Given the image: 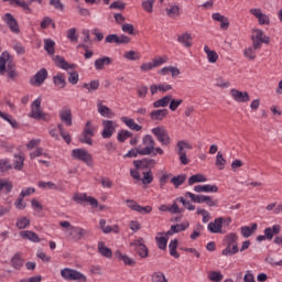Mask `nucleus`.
Listing matches in <instances>:
<instances>
[{
	"label": "nucleus",
	"mask_w": 282,
	"mask_h": 282,
	"mask_svg": "<svg viewBox=\"0 0 282 282\" xmlns=\"http://www.w3.org/2000/svg\"><path fill=\"white\" fill-rule=\"evenodd\" d=\"M0 76H7L11 82L18 78L15 64L8 52H3L0 56Z\"/></svg>",
	"instance_id": "1"
},
{
	"label": "nucleus",
	"mask_w": 282,
	"mask_h": 282,
	"mask_svg": "<svg viewBox=\"0 0 282 282\" xmlns=\"http://www.w3.org/2000/svg\"><path fill=\"white\" fill-rule=\"evenodd\" d=\"M56 67H58L59 69H65V72H68V83L72 85H77L78 80H79V75L76 70L74 72H69V69H75L76 65L75 64H69L68 62H66L64 59V57L56 55L53 58Z\"/></svg>",
	"instance_id": "2"
},
{
	"label": "nucleus",
	"mask_w": 282,
	"mask_h": 282,
	"mask_svg": "<svg viewBox=\"0 0 282 282\" xmlns=\"http://www.w3.org/2000/svg\"><path fill=\"white\" fill-rule=\"evenodd\" d=\"M224 243L226 248L221 251L224 257H232L239 252L238 236L235 232H230L225 236Z\"/></svg>",
	"instance_id": "3"
},
{
	"label": "nucleus",
	"mask_w": 282,
	"mask_h": 282,
	"mask_svg": "<svg viewBox=\"0 0 282 282\" xmlns=\"http://www.w3.org/2000/svg\"><path fill=\"white\" fill-rule=\"evenodd\" d=\"M59 226L66 229L68 238L75 241L82 240L87 235L86 229L78 226H72L67 220L59 221Z\"/></svg>",
	"instance_id": "4"
},
{
	"label": "nucleus",
	"mask_w": 282,
	"mask_h": 282,
	"mask_svg": "<svg viewBox=\"0 0 282 282\" xmlns=\"http://www.w3.org/2000/svg\"><path fill=\"white\" fill-rule=\"evenodd\" d=\"M252 43H253V47L249 46L245 50V56L249 61H254V58H257L256 50H260L262 47L263 43L265 45H268L270 43V37L269 36H253Z\"/></svg>",
	"instance_id": "5"
},
{
	"label": "nucleus",
	"mask_w": 282,
	"mask_h": 282,
	"mask_svg": "<svg viewBox=\"0 0 282 282\" xmlns=\"http://www.w3.org/2000/svg\"><path fill=\"white\" fill-rule=\"evenodd\" d=\"M185 197L192 199L195 204H206L208 207H217L218 205V200L213 199V197L208 195H196L192 192H186Z\"/></svg>",
	"instance_id": "6"
},
{
	"label": "nucleus",
	"mask_w": 282,
	"mask_h": 282,
	"mask_svg": "<svg viewBox=\"0 0 282 282\" xmlns=\"http://www.w3.org/2000/svg\"><path fill=\"white\" fill-rule=\"evenodd\" d=\"M61 275L65 281H82V282L87 281V276L84 273L72 268L62 269Z\"/></svg>",
	"instance_id": "7"
},
{
	"label": "nucleus",
	"mask_w": 282,
	"mask_h": 282,
	"mask_svg": "<svg viewBox=\"0 0 282 282\" xmlns=\"http://www.w3.org/2000/svg\"><path fill=\"white\" fill-rule=\"evenodd\" d=\"M41 104H42V98L39 97L36 98L32 105H31V112L29 115V117L31 119L34 120H43V121H47V113H45L42 108H41Z\"/></svg>",
	"instance_id": "8"
},
{
	"label": "nucleus",
	"mask_w": 282,
	"mask_h": 282,
	"mask_svg": "<svg viewBox=\"0 0 282 282\" xmlns=\"http://www.w3.org/2000/svg\"><path fill=\"white\" fill-rule=\"evenodd\" d=\"M153 135L162 144V147H169L171 144V138L165 127L159 126L152 129Z\"/></svg>",
	"instance_id": "9"
},
{
	"label": "nucleus",
	"mask_w": 282,
	"mask_h": 282,
	"mask_svg": "<svg viewBox=\"0 0 282 282\" xmlns=\"http://www.w3.org/2000/svg\"><path fill=\"white\" fill-rule=\"evenodd\" d=\"M142 144L144 148L141 147L140 155L148 156L151 155L155 148V141L152 135L145 134L142 139Z\"/></svg>",
	"instance_id": "10"
},
{
	"label": "nucleus",
	"mask_w": 282,
	"mask_h": 282,
	"mask_svg": "<svg viewBox=\"0 0 282 282\" xmlns=\"http://www.w3.org/2000/svg\"><path fill=\"white\" fill-rule=\"evenodd\" d=\"M48 132L50 135L56 141L59 140V134L67 144H69L72 141L69 133L64 131L62 123H59L58 127H50Z\"/></svg>",
	"instance_id": "11"
},
{
	"label": "nucleus",
	"mask_w": 282,
	"mask_h": 282,
	"mask_svg": "<svg viewBox=\"0 0 282 282\" xmlns=\"http://www.w3.org/2000/svg\"><path fill=\"white\" fill-rule=\"evenodd\" d=\"M186 150H192V145L189 143H187L186 141H178L177 142V154L180 156V161L182 165H188L189 164V160L187 159L186 154Z\"/></svg>",
	"instance_id": "12"
},
{
	"label": "nucleus",
	"mask_w": 282,
	"mask_h": 282,
	"mask_svg": "<svg viewBox=\"0 0 282 282\" xmlns=\"http://www.w3.org/2000/svg\"><path fill=\"white\" fill-rule=\"evenodd\" d=\"M73 200L79 205H82L84 203H88L93 208L98 207V200L96 198H94L93 196H87L86 193L75 194L73 197Z\"/></svg>",
	"instance_id": "13"
},
{
	"label": "nucleus",
	"mask_w": 282,
	"mask_h": 282,
	"mask_svg": "<svg viewBox=\"0 0 282 282\" xmlns=\"http://www.w3.org/2000/svg\"><path fill=\"white\" fill-rule=\"evenodd\" d=\"M230 97L234 101L238 104H247L250 101V95L248 91H241L237 88L230 89Z\"/></svg>",
	"instance_id": "14"
},
{
	"label": "nucleus",
	"mask_w": 282,
	"mask_h": 282,
	"mask_svg": "<svg viewBox=\"0 0 282 282\" xmlns=\"http://www.w3.org/2000/svg\"><path fill=\"white\" fill-rule=\"evenodd\" d=\"M131 247H134L135 252L139 254L140 258L145 259L149 256V249L144 245L143 238L135 239L131 242Z\"/></svg>",
	"instance_id": "15"
},
{
	"label": "nucleus",
	"mask_w": 282,
	"mask_h": 282,
	"mask_svg": "<svg viewBox=\"0 0 282 282\" xmlns=\"http://www.w3.org/2000/svg\"><path fill=\"white\" fill-rule=\"evenodd\" d=\"M102 127H104V130L101 132V137H102V139L107 140V139H110L112 137V134L115 133L116 128H117V122L112 121V120H104Z\"/></svg>",
	"instance_id": "16"
},
{
	"label": "nucleus",
	"mask_w": 282,
	"mask_h": 282,
	"mask_svg": "<svg viewBox=\"0 0 282 282\" xmlns=\"http://www.w3.org/2000/svg\"><path fill=\"white\" fill-rule=\"evenodd\" d=\"M72 156L75 160L82 161L87 165H90L91 163V155L85 150V149H74L72 151Z\"/></svg>",
	"instance_id": "17"
},
{
	"label": "nucleus",
	"mask_w": 282,
	"mask_h": 282,
	"mask_svg": "<svg viewBox=\"0 0 282 282\" xmlns=\"http://www.w3.org/2000/svg\"><path fill=\"white\" fill-rule=\"evenodd\" d=\"M47 78V70L45 68L40 69L33 78H31L30 84L35 87H40L44 84Z\"/></svg>",
	"instance_id": "18"
},
{
	"label": "nucleus",
	"mask_w": 282,
	"mask_h": 282,
	"mask_svg": "<svg viewBox=\"0 0 282 282\" xmlns=\"http://www.w3.org/2000/svg\"><path fill=\"white\" fill-rule=\"evenodd\" d=\"M224 221L225 219L223 217H218L214 221H210L207 227L208 231L212 234H221Z\"/></svg>",
	"instance_id": "19"
},
{
	"label": "nucleus",
	"mask_w": 282,
	"mask_h": 282,
	"mask_svg": "<svg viewBox=\"0 0 282 282\" xmlns=\"http://www.w3.org/2000/svg\"><path fill=\"white\" fill-rule=\"evenodd\" d=\"M250 13L258 19L260 25H270L269 15L262 13L261 9H251Z\"/></svg>",
	"instance_id": "20"
},
{
	"label": "nucleus",
	"mask_w": 282,
	"mask_h": 282,
	"mask_svg": "<svg viewBox=\"0 0 282 282\" xmlns=\"http://www.w3.org/2000/svg\"><path fill=\"white\" fill-rule=\"evenodd\" d=\"M281 230V225L274 224L273 226L264 229V235H267L268 240L271 241L274 239L275 236L280 235Z\"/></svg>",
	"instance_id": "21"
},
{
	"label": "nucleus",
	"mask_w": 282,
	"mask_h": 282,
	"mask_svg": "<svg viewBox=\"0 0 282 282\" xmlns=\"http://www.w3.org/2000/svg\"><path fill=\"white\" fill-rule=\"evenodd\" d=\"M4 23H7L8 28L13 32V34H18L19 26L14 18L10 13H6L3 17Z\"/></svg>",
	"instance_id": "22"
},
{
	"label": "nucleus",
	"mask_w": 282,
	"mask_h": 282,
	"mask_svg": "<svg viewBox=\"0 0 282 282\" xmlns=\"http://www.w3.org/2000/svg\"><path fill=\"white\" fill-rule=\"evenodd\" d=\"M20 237L22 239L29 240V241L34 242V243L40 242L39 235L36 232L32 231V230H22V231H20Z\"/></svg>",
	"instance_id": "23"
},
{
	"label": "nucleus",
	"mask_w": 282,
	"mask_h": 282,
	"mask_svg": "<svg viewBox=\"0 0 282 282\" xmlns=\"http://www.w3.org/2000/svg\"><path fill=\"white\" fill-rule=\"evenodd\" d=\"M195 193H218V187L217 185H212V184H205V185H196L194 187Z\"/></svg>",
	"instance_id": "24"
},
{
	"label": "nucleus",
	"mask_w": 282,
	"mask_h": 282,
	"mask_svg": "<svg viewBox=\"0 0 282 282\" xmlns=\"http://www.w3.org/2000/svg\"><path fill=\"white\" fill-rule=\"evenodd\" d=\"M155 164H156V162L153 159L137 160L133 162V165L138 170L148 169L150 166H154Z\"/></svg>",
	"instance_id": "25"
},
{
	"label": "nucleus",
	"mask_w": 282,
	"mask_h": 282,
	"mask_svg": "<svg viewBox=\"0 0 282 282\" xmlns=\"http://www.w3.org/2000/svg\"><path fill=\"white\" fill-rule=\"evenodd\" d=\"M106 43H115L116 45H126L130 43L129 36H107L105 40Z\"/></svg>",
	"instance_id": "26"
},
{
	"label": "nucleus",
	"mask_w": 282,
	"mask_h": 282,
	"mask_svg": "<svg viewBox=\"0 0 282 282\" xmlns=\"http://www.w3.org/2000/svg\"><path fill=\"white\" fill-rule=\"evenodd\" d=\"M167 113H169L167 109H158V110H153L150 113V117L152 121H163L164 118H166Z\"/></svg>",
	"instance_id": "27"
},
{
	"label": "nucleus",
	"mask_w": 282,
	"mask_h": 282,
	"mask_svg": "<svg viewBox=\"0 0 282 282\" xmlns=\"http://www.w3.org/2000/svg\"><path fill=\"white\" fill-rule=\"evenodd\" d=\"M99 228L106 235L111 234V232L118 234V231H119V228H118L117 225H115V226H109V225L106 226V220L105 219H100L99 220Z\"/></svg>",
	"instance_id": "28"
},
{
	"label": "nucleus",
	"mask_w": 282,
	"mask_h": 282,
	"mask_svg": "<svg viewBox=\"0 0 282 282\" xmlns=\"http://www.w3.org/2000/svg\"><path fill=\"white\" fill-rule=\"evenodd\" d=\"M59 118L67 127L72 126V111L68 108H63L59 112Z\"/></svg>",
	"instance_id": "29"
},
{
	"label": "nucleus",
	"mask_w": 282,
	"mask_h": 282,
	"mask_svg": "<svg viewBox=\"0 0 282 282\" xmlns=\"http://www.w3.org/2000/svg\"><path fill=\"white\" fill-rule=\"evenodd\" d=\"M121 121L132 131H141L142 127L138 124L133 119H130L128 117H122Z\"/></svg>",
	"instance_id": "30"
},
{
	"label": "nucleus",
	"mask_w": 282,
	"mask_h": 282,
	"mask_svg": "<svg viewBox=\"0 0 282 282\" xmlns=\"http://www.w3.org/2000/svg\"><path fill=\"white\" fill-rule=\"evenodd\" d=\"M111 63H113L111 57L104 56L95 61V69L101 70L104 69L105 65H111Z\"/></svg>",
	"instance_id": "31"
},
{
	"label": "nucleus",
	"mask_w": 282,
	"mask_h": 282,
	"mask_svg": "<svg viewBox=\"0 0 282 282\" xmlns=\"http://www.w3.org/2000/svg\"><path fill=\"white\" fill-rule=\"evenodd\" d=\"M212 18L214 19V21H218L219 23H221V30H228L229 20L226 17L221 15L220 13H214Z\"/></svg>",
	"instance_id": "32"
},
{
	"label": "nucleus",
	"mask_w": 282,
	"mask_h": 282,
	"mask_svg": "<svg viewBox=\"0 0 282 282\" xmlns=\"http://www.w3.org/2000/svg\"><path fill=\"white\" fill-rule=\"evenodd\" d=\"M98 251L102 257H105L107 259L112 258V250L110 248L106 247L104 241L98 242Z\"/></svg>",
	"instance_id": "33"
},
{
	"label": "nucleus",
	"mask_w": 282,
	"mask_h": 282,
	"mask_svg": "<svg viewBox=\"0 0 282 282\" xmlns=\"http://www.w3.org/2000/svg\"><path fill=\"white\" fill-rule=\"evenodd\" d=\"M258 229V225L256 223H253L250 226H242L241 227V235L243 236V238H250L254 232L256 230Z\"/></svg>",
	"instance_id": "34"
},
{
	"label": "nucleus",
	"mask_w": 282,
	"mask_h": 282,
	"mask_svg": "<svg viewBox=\"0 0 282 282\" xmlns=\"http://www.w3.org/2000/svg\"><path fill=\"white\" fill-rule=\"evenodd\" d=\"M97 109H98V113H100L101 117L104 118L112 117V111L107 106L102 105L101 101L97 102Z\"/></svg>",
	"instance_id": "35"
},
{
	"label": "nucleus",
	"mask_w": 282,
	"mask_h": 282,
	"mask_svg": "<svg viewBox=\"0 0 282 282\" xmlns=\"http://www.w3.org/2000/svg\"><path fill=\"white\" fill-rule=\"evenodd\" d=\"M41 156L47 160L51 159V155L47 152H44L43 148H36L34 151L30 153L31 160H35L36 158H41Z\"/></svg>",
	"instance_id": "36"
},
{
	"label": "nucleus",
	"mask_w": 282,
	"mask_h": 282,
	"mask_svg": "<svg viewBox=\"0 0 282 282\" xmlns=\"http://www.w3.org/2000/svg\"><path fill=\"white\" fill-rule=\"evenodd\" d=\"M24 165V155L23 153H18L14 154V160H13V166L15 171H22Z\"/></svg>",
	"instance_id": "37"
},
{
	"label": "nucleus",
	"mask_w": 282,
	"mask_h": 282,
	"mask_svg": "<svg viewBox=\"0 0 282 282\" xmlns=\"http://www.w3.org/2000/svg\"><path fill=\"white\" fill-rule=\"evenodd\" d=\"M53 83L58 89H64L66 87L65 75L58 73L53 77Z\"/></svg>",
	"instance_id": "38"
},
{
	"label": "nucleus",
	"mask_w": 282,
	"mask_h": 282,
	"mask_svg": "<svg viewBox=\"0 0 282 282\" xmlns=\"http://www.w3.org/2000/svg\"><path fill=\"white\" fill-rule=\"evenodd\" d=\"M172 100V96L171 95H167L156 101L153 102V107L155 109L158 108H166L169 106V104L171 102Z\"/></svg>",
	"instance_id": "39"
},
{
	"label": "nucleus",
	"mask_w": 282,
	"mask_h": 282,
	"mask_svg": "<svg viewBox=\"0 0 282 282\" xmlns=\"http://www.w3.org/2000/svg\"><path fill=\"white\" fill-rule=\"evenodd\" d=\"M206 182H207V177L200 173L194 174L188 178L189 186H193L197 183H206Z\"/></svg>",
	"instance_id": "40"
},
{
	"label": "nucleus",
	"mask_w": 282,
	"mask_h": 282,
	"mask_svg": "<svg viewBox=\"0 0 282 282\" xmlns=\"http://www.w3.org/2000/svg\"><path fill=\"white\" fill-rule=\"evenodd\" d=\"M116 256H117V258H118L120 261L124 262L126 265H129V267L135 265V260L132 259V258H130L129 256L123 254V253L120 252V251H117V252H116Z\"/></svg>",
	"instance_id": "41"
},
{
	"label": "nucleus",
	"mask_w": 282,
	"mask_h": 282,
	"mask_svg": "<svg viewBox=\"0 0 282 282\" xmlns=\"http://www.w3.org/2000/svg\"><path fill=\"white\" fill-rule=\"evenodd\" d=\"M24 260L20 253H15L11 259V265L15 270H20L23 267Z\"/></svg>",
	"instance_id": "42"
},
{
	"label": "nucleus",
	"mask_w": 282,
	"mask_h": 282,
	"mask_svg": "<svg viewBox=\"0 0 282 282\" xmlns=\"http://www.w3.org/2000/svg\"><path fill=\"white\" fill-rule=\"evenodd\" d=\"M204 52L207 54L208 63H217L219 56L216 51H213L209 46L205 45Z\"/></svg>",
	"instance_id": "43"
},
{
	"label": "nucleus",
	"mask_w": 282,
	"mask_h": 282,
	"mask_svg": "<svg viewBox=\"0 0 282 282\" xmlns=\"http://www.w3.org/2000/svg\"><path fill=\"white\" fill-rule=\"evenodd\" d=\"M44 50L50 56H53V54H55V42L51 39L44 40Z\"/></svg>",
	"instance_id": "44"
},
{
	"label": "nucleus",
	"mask_w": 282,
	"mask_h": 282,
	"mask_svg": "<svg viewBox=\"0 0 282 282\" xmlns=\"http://www.w3.org/2000/svg\"><path fill=\"white\" fill-rule=\"evenodd\" d=\"M188 227H189V223L185 221L182 224L172 225L171 231L172 234H178V232L185 231Z\"/></svg>",
	"instance_id": "45"
},
{
	"label": "nucleus",
	"mask_w": 282,
	"mask_h": 282,
	"mask_svg": "<svg viewBox=\"0 0 282 282\" xmlns=\"http://www.w3.org/2000/svg\"><path fill=\"white\" fill-rule=\"evenodd\" d=\"M37 186L41 189H48V191H57L58 189L57 185L55 183H53V182L40 181L37 183Z\"/></svg>",
	"instance_id": "46"
},
{
	"label": "nucleus",
	"mask_w": 282,
	"mask_h": 282,
	"mask_svg": "<svg viewBox=\"0 0 282 282\" xmlns=\"http://www.w3.org/2000/svg\"><path fill=\"white\" fill-rule=\"evenodd\" d=\"M12 183L9 180H0V193L9 194L12 191Z\"/></svg>",
	"instance_id": "47"
},
{
	"label": "nucleus",
	"mask_w": 282,
	"mask_h": 282,
	"mask_svg": "<svg viewBox=\"0 0 282 282\" xmlns=\"http://www.w3.org/2000/svg\"><path fill=\"white\" fill-rule=\"evenodd\" d=\"M208 279L210 282H221L224 280V274L220 271H210L208 273Z\"/></svg>",
	"instance_id": "48"
},
{
	"label": "nucleus",
	"mask_w": 282,
	"mask_h": 282,
	"mask_svg": "<svg viewBox=\"0 0 282 282\" xmlns=\"http://www.w3.org/2000/svg\"><path fill=\"white\" fill-rule=\"evenodd\" d=\"M0 118L7 121L13 129L19 127L17 120L12 119L10 115L3 113V111H0Z\"/></svg>",
	"instance_id": "49"
},
{
	"label": "nucleus",
	"mask_w": 282,
	"mask_h": 282,
	"mask_svg": "<svg viewBox=\"0 0 282 282\" xmlns=\"http://www.w3.org/2000/svg\"><path fill=\"white\" fill-rule=\"evenodd\" d=\"M123 56L127 61H140L141 58V54L135 51H128Z\"/></svg>",
	"instance_id": "50"
},
{
	"label": "nucleus",
	"mask_w": 282,
	"mask_h": 282,
	"mask_svg": "<svg viewBox=\"0 0 282 282\" xmlns=\"http://www.w3.org/2000/svg\"><path fill=\"white\" fill-rule=\"evenodd\" d=\"M83 88L88 90V93L96 91L99 88V82L98 80H91L89 84L85 83L83 85Z\"/></svg>",
	"instance_id": "51"
},
{
	"label": "nucleus",
	"mask_w": 282,
	"mask_h": 282,
	"mask_svg": "<svg viewBox=\"0 0 282 282\" xmlns=\"http://www.w3.org/2000/svg\"><path fill=\"white\" fill-rule=\"evenodd\" d=\"M185 181H186V175L182 174V175L174 176L171 180V183L175 186V188H178L184 184Z\"/></svg>",
	"instance_id": "52"
},
{
	"label": "nucleus",
	"mask_w": 282,
	"mask_h": 282,
	"mask_svg": "<svg viewBox=\"0 0 282 282\" xmlns=\"http://www.w3.org/2000/svg\"><path fill=\"white\" fill-rule=\"evenodd\" d=\"M178 43L183 45V47H192L193 45V37L192 36H178Z\"/></svg>",
	"instance_id": "53"
},
{
	"label": "nucleus",
	"mask_w": 282,
	"mask_h": 282,
	"mask_svg": "<svg viewBox=\"0 0 282 282\" xmlns=\"http://www.w3.org/2000/svg\"><path fill=\"white\" fill-rule=\"evenodd\" d=\"M30 226V219L28 217H20L17 221V227L20 230H23Z\"/></svg>",
	"instance_id": "54"
},
{
	"label": "nucleus",
	"mask_w": 282,
	"mask_h": 282,
	"mask_svg": "<svg viewBox=\"0 0 282 282\" xmlns=\"http://www.w3.org/2000/svg\"><path fill=\"white\" fill-rule=\"evenodd\" d=\"M166 14L171 19H176V17H180V7L178 6H173L169 9H166Z\"/></svg>",
	"instance_id": "55"
},
{
	"label": "nucleus",
	"mask_w": 282,
	"mask_h": 282,
	"mask_svg": "<svg viewBox=\"0 0 282 282\" xmlns=\"http://www.w3.org/2000/svg\"><path fill=\"white\" fill-rule=\"evenodd\" d=\"M197 215L203 216L204 224H208L212 219L209 212L203 208H197Z\"/></svg>",
	"instance_id": "56"
},
{
	"label": "nucleus",
	"mask_w": 282,
	"mask_h": 282,
	"mask_svg": "<svg viewBox=\"0 0 282 282\" xmlns=\"http://www.w3.org/2000/svg\"><path fill=\"white\" fill-rule=\"evenodd\" d=\"M169 57L166 55L164 56H158L155 58H153L152 63L154 65V67H161V65H165V63H167Z\"/></svg>",
	"instance_id": "57"
},
{
	"label": "nucleus",
	"mask_w": 282,
	"mask_h": 282,
	"mask_svg": "<svg viewBox=\"0 0 282 282\" xmlns=\"http://www.w3.org/2000/svg\"><path fill=\"white\" fill-rule=\"evenodd\" d=\"M227 164L226 159H224L223 154L220 152H218L217 156H216V166L219 167L220 171H223L225 169Z\"/></svg>",
	"instance_id": "58"
},
{
	"label": "nucleus",
	"mask_w": 282,
	"mask_h": 282,
	"mask_svg": "<svg viewBox=\"0 0 282 282\" xmlns=\"http://www.w3.org/2000/svg\"><path fill=\"white\" fill-rule=\"evenodd\" d=\"M152 282H167V279L163 272L158 271L152 274Z\"/></svg>",
	"instance_id": "59"
},
{
	"label": "nucleus",
	"mask_w": 282,
	"mask_h": 282,
	"mask_svg": "<svg viewBox=\"0 0 282 282\" xmlns=\"http://www.w3.org/2000/svg\"><path fill=\"white\" fill-rule=\"evenodd\" d=\"M96 130H97V127L93 126L91 121H87L85 129H84V133L89 134V137H94Z\"/></svg>",
	"instance_id": "60"
},
{
	"label": "nucleus",
	"mask_w": 282,
	"mask_h": 282,
	"mask_svg": "<svg viewBox=\"0 0 282 282\" xmlns=\"http://www.w3.org/2000/svg\"><path fill=\"white\" fill-rule=\"evenodd\" d=\"M155 0H145L142 2V8L144 12H149L151 14V12H153V4H154Z\"/></svg>",
	"instance_id": "61"
},
{
	"label": "nucleus",
	"mask_w": 282,
	"mask_h": 282,
	"mask_svg": "<svg viewBox=\"0 0 282 282\" xmlns=\"http://www.w3.org/2000/svg\"><path fill=\"white\" fill-rule=\"evenodd\" d=\"M156 243L159 249L165 250L167 246V238H165L164 236L156 237Z\"/></svg>",
	"instance_id": "62"
},
{
	"label": "nucleus",
	"mask_w": 282,
	"mask_h": 282,
	"mask_svg": "<svg viewBox=\"0 0 282 282\" xmlns=\"http://www.w3.org/2000/svg\"><path fill=\"white\" fill-rule=\"evenodd\" d=\"M131 137H132V133L130 131L123 130V131L119 132L118 141L123 143V142H126V140H128Z\"/></svg>",
	"instance_id": "63"
},
{
	"label": "nucleus",
	"mask_w": 282,
	"mask_h": 282,
	"mask_svg": "<svg viewBox=\"0 0 282 282\" xmlns=\"http://www.w3.org/2000/svg\"><path fill=\"white\" fill-rule=\"evenodd\" d=\"M141 72L145 73V72H151V69H155L154 63L153 62H147L143 63L140 66Z\"/></svg>",
	"instance_id": "64"
}]
</instances>
